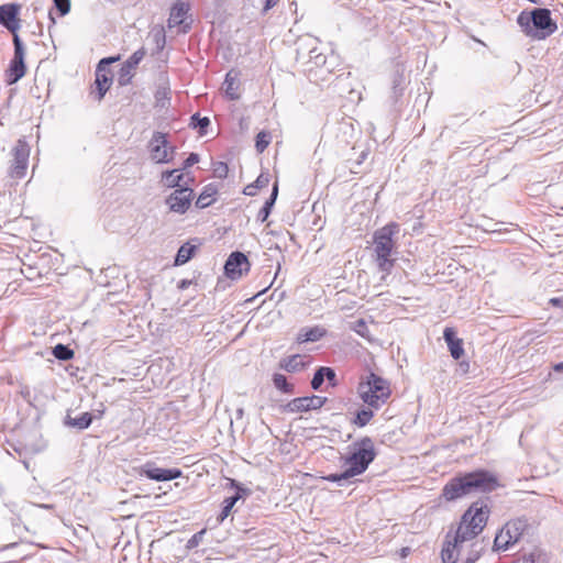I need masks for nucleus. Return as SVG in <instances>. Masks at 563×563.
Masks as SVG:
<instances>
[{"label": "nucleus", "mask_w": 563, "mask_h": 563, "mask_svg": "<svg viewBox=\"0 0 563 563\" xmlns=\"http://www.w3.org/2000/svg\"><path fill=\"white\" fill-rule=\"evenodd\" d=\"M279 366H280V368H283L289 373L300 372L306 366L305 357L299 354H295V355L285 357L280 361Z\"/></svg>", "instance_id": "4be33fe9"}, {"label": "nucleus", "mask_w": 563, "mask_h": 563, "mask_svg": "<svg viewBox=\"0 0 563 563\" xmlns=\"http://www.w3.org/2000/svg\"><path fill=\"white\" fill-rule=\"evenodd\" d=\"M113 60H115V58H103L98 65L95 80L96 88L98 90V100L103 98L112 82V77L110 73L103 67V65H108Z\"/></svg>", "instance_id": "dca6fc26"}, {"label": "nucleus", "mask_w": 563, "mask_h": 563, "mask_svg": "<svg viewBox=\"0 0 563 563\" xmlns=\"http://www.w3.org/2000/svg\"><path fill=\"white\" fill-rule=\"evenodd\" d=\"M161 184L166 188H180L188 181H185V175L181 168L167 169L161 174Z\"/></svg>", "instance_id": "f3484780"}, {"label": "nucleus", "mask_w": 563, "mask_h": 563, "mask_svg": "<svg viewBox=\"0 0 563 563\" xmlns=\"http://www.w3.org/2000/svg\"><path fill=\"white\" fill-rule=\"evenodd\" d=\"M258 188L256 187V185L253 183V184H250L247 185L244 189H243V194L246 195V196H255L256 192H257Z\"/></svg>", "instance_id": "37998d69"}, {"label": "nucleus", "mask_w": 563, "mask_h": 563, "mask_svg": "<svg viewBox=\"0 0 563 563\" xmlns=\"http://www.w3.org/2000/svg\"><path fill=\"white\" fill-rule=\"evenodd\" d=\"M145 54H146L145 49L143 47H141L140 49L135 51L125 60V63L122 65L121 76H120V79H119L121 85H125L129 81V78L124 79V77H126V76L130 77L131 76L132 70H134L136 68V66L144 58Z\"/></svg>", "instance_id": "6ab92c4d"}, {"label": "nucleus", "mask_w": 563, "mask_h": 563, "mask_svg": "<svg viewBox=\"0 0 563 563\" xmlns=\"http://www.w3.org/2000/svg\"><path fill=\"white\" fill-rule=\"evenodd\" d=\"M258 189L265 188L269 184V176L267 174H261L254 181Z\"/></svg>", "instance_id": "a19ab883"}, {"label": "nucleus", "mask_w": 563, "mask_h": 563, "mask_svg": "<svg viewBox=\"0 0 563 563\" xmlns=\"http://www.w3.org/2000/svg\"><path fill=\"white\" fill-rule=\"evenodd\" d=\"M240 490H241V488L238 487V492L233 496H230L223 500L222 509L218 517L219 522H223L224 519L228 518V516L230 515V512H231L232 508L234 507V505L236 504V501L239 499H241L242 495H241ZM242 492H244V490L242 489Z\"/></svg>", "instance_id": "bb28decb"}, {"label": "nucleus", "mask_w": 563, "mask_h": 563, "mask_svg": "<svg viewBox=\"0 0 563 563\" xmlns=\"http://www.w3.org/2000/svg\"><path fill=\"white\" fill-rule=\"evenodd\" d=\"M399 233L397 223H388L377 229L373 234V253L379 272L389 274L394 267L393 258L396 242L394 236Z\"/></svg>", "instance_id": "f03ea898"}, {"label": "nucleus", "mask_w": 563, "mask_h": 563, "mask_svg": "<svg viewBox=\"0 0 563 563\" xmlns=\"http://www.w3.org/2000/svg\"><path fill=\"white\" fill-rule=\"evenodd\" d=\"M191 121L194 125L199 126L201 130H205L210 124L209 118H200L198 113L191 117Z\"/></svg>", "instance_id": "58836bf2"}, {"label": "nucleus", "mask_w": 563, "mask_h": 563, "mask_svg": "<svg viewBox=\"0 0 563 563\" xmlns=\"http://www.w3.org/2000/svg\"><path fill=\"white\" fill-rule=\"evenodd\" d=\"M357 391L361 399L375 409L385 405L391 395L389 382L374 373H369L360 383Z\"/></svg>", "instance_id": "423d86ee"}, {"label": "nucleus", "mask_w": 563, "mask_h": 563, "mask_svg": "<svg viewBox=\"0 0 563 563\" xmlns=\"http://www.w3.org/2000/svg\"><path fill=\"white\" fill-rule=\"evenodd\" d=\"M327 331L322 327L302 329L298 335L300 342H316L325 335Z\"/></svg>", "instance_id": "393cba45"}, {"label": "nucleus", "mask_w": 563, "mask_h": 563, "mask_svg": "<svg viewBox=\"0 0 563 563\" xmlns=\"http://www.w3.org/2000/svg\"><path fill=\"white\" fill-rule=\"evenodd\" d=\"M277 4V0H264L263 13L274 8Z\"/></svg>", "instance_id": "c03bdc74"}, {"label": "nucleus", "mask_w": 563, "mask_h": 563, "mask_svg": "<svg viewBox=\"0 0 563 563\" xmlns=\"http://www.w3.org/2000/svg\"><path fill=\"white\" fill-rule=\"evenodd\" d=\"M20 4L18 3H5L0 5V23L12 33L13 38L18 34L19 29L21 27L19 13H20Z\"/></svg>", "instance_id": "ddd939ff"}, {"label": "nucleus", "mask_w": 563, "mask_h": 563, "mask_svg": "<svg viewBox=\"0 0 563 563\" xmlns=\"http://www.w3.org/2000/svg\"><path fill=\"white\" fill-rule=\"evenodd\" d=\"M147 152L151 162L163 165L174 161L176 147L169 143L167 134L154 132L147 144Z\"/></svg>", "instance_id": "0eeeda50"}, {"label": "nucleus", "mask_w": 563, "mask_h": 563, "mask_svg": "<svg viewBox=\"0 0 563 563\" xmlns=\"http://www.w3.org/2000/svg\"><path fill=\"white\" fill-rule=\"evenodd\" d=\"M53 2L62 16L70 11V0H53Z\"/></svg>", "instance_id": "e433bc0d"}, {"label": "nucleus", "mask_w": 563, "mask_h": 563, "mask_svg": "<svg viewBox=\"0 0 563 563\" xmlns=\"http://www.w3.org/2000/svg\"><path fill=\"white\" fill-rule=\"evenodd\" d=\"M196 251V245H191L189 243L183 244L175 257V265H184L186 264L194 255Z\"/></svg>", "instance_id": "cd10ccee"}, {"label": "nucleus", "mask_w": 563, "mask_h": 563, "mask_svg": "<svg viewBox=\"0 0 563 563\" xmlns=\"http://www.w3.org/2000/svg\"><path fill=\"white\" fill-rule=\"evenodd\" d=\"M351 329L362 338L369 339L371 332L364 319H358L351 324Z\"/></svg>", "instance_id": "7c9ffc66"}, {"label": "nucleus", "mask_w": 563, "mask_h": 563, "mask_svg": "<svg viewBox=\"0 0 563 563\" xmlns=\"http://www.w3.org/2000/svg\"><path fill=\"white\" fill-rule=\"evenodd\" d=\"M310 62L317 67H324L327 65V56L313 48L310 51Z\"/></svg>", "instance_id": "f704fd0d"}, {"label": "nucleus", "mask_w": 563, "mask_h": 563, "mask_svg": "<svg viewBox=\"0 0 563 563\" xmlns=\"http://www.w3.org/2000/svg\"><path fill=\"white\" fill-rule=\"evenodd\" d=\"M517 23L527 36L537 40H544L558 30L556 22L551 18V11L545 8L520 12Z\"/></svg>", "instance_id": "20e7f679"}, {"label": "nucleus", "mask_w": 563, "mask_h": 563, "mask_svg": "<svg viewBox=\"0 0 563 563\" xmlns=\"http://www.w3.org/2000/svg\"><path fill=\"white\" fill-rule=\"evenodd\" d=\"M526 528L527 525L525 520L516 519L508 521L496 534L494 540V548L498 551L508 550L512 544L520 540Z\"/></svg>", "instance_id": "6e6552de"}, {"label": "nucleus", "mask_w": 563, "mask_h": 563, "mask_svg": "<svg viewBox=\"0 0 563 563\" xmlns=\"http://www.w3.org/2000/svg\"><path fill=\"white\" fill-rule=\"evenodd\" d=\"M250 269L247 257L241 252H233L224 265L225 275L230 279H239Z\"/></svg>", "instance_id": "4468645a"}, {"label": "nucleus", "mask_w": 563, "mask_h": 563, "mask_svg": "<svg viewBox=\"0 0 563 563\" xmlns=\"http://www.w3.org/2000/svg\"><path fill=\"white\" fill-rule=\"evenodd\" d=\"M30 146L25 140H18L12 148V162L10 165V176L21 179L25 176L29 166Z\"/></svg>", "instance_id": "9d476101"}, {"label": "nucleus", "mask_w": 563, "mask_h": 563, "mask_svg": "<svg viewBox=\"0 0 563 563\" xmlns=\"http://www.w3.org/2000/svg\"><path fill=\"white\" fill-rule=\"evenodd\" d=\"M407 549H402V556H406Z\"/></svg>", "instance_id": "8fccbe9b"}, {"label": "nucleus", "mask_w": 563, "mask_h": 563, "mask_svg": "<svg viewBox=\"0 0 563 563\" xmlns=\"http://www.w3.org/2000/svg\"><path fill=\"white\" fill-rule=\"evenodd\" d=\"M325 397L318 395L298 397L287 402L284 407V410L291 413L307 412L310 410L320 409L325 404Z\"/></svg>", "instance_id": "f8f14e48"}, {"label": "nucleus", "mask_w": 563, "mask_h": 563, "mask_svg": "<svg viewBox=\"0 0 563 563\" xmlns=\"http://www.w3.org/2000/svg\"><path fill=\"white\" fill-rule=\"evenodd\" d=\"M489 516V508L482 501L473 503L462 516V520L456 529V541H470L478 536Z\"/></svg>", "instance_id": "39448f33"}, {"label": "nucleus", "mask_w": 563, "mask_h": 563, "mask_svg": "<svg viewBox=\"0 0 563 563\" xmlns=\"http://www.w3.org/2000/svg\"><path fill=\"white\" fill-rule=\"evenodd\" d=\"M443 338L448 344L451 356L454 360H460L464 354L463 342L456 338V333L452 328H445L443 331Z\"/></svg>", "instance_id": "a211bd4d"}, {"label": "nucleus", "mask_w": 563, "mask_h": 563, "mask_svg": "<svg viewBox=\"0 0 563 563\" xmlns=\"http://www.w3.org/2000/svg\"><path fill=\"white\" fill-rule=\"evenodd\" d=\"M465 541H456V534L453 538V541H446L442 552L441 558L443 563H456L460 555V549Z\"/></svg>", "instance_id": "aec40b11"}, {"label": "nucleus", "mask_w": 563, "mask_h": 563, "mask_svg": "<svg viewBox=\"0 0 563 563\" xmlns=\"http://www.w3.org/2000/svg\"><path fill=\"white\" fill-rule=\"evenodd\" d=\"M194 199V190L188 184L174 189V191L166 198L165 203L172 212L184 214L190 208Z\"/></svg>", "instance_id": "9b49d317"}, {"label": "nucleus", "mask_w": 563, "mask_h": 563, "mask_svg": "<svg viewBox=\"0 0 563 563\" xmlns=\"http://www.w3.org/2000/svg\"><path fill=\"white\" fill-rule=\"evenodd\" d=\"M269 143H271V134L269 133L262 131L256 135L255 147L258 153H263Z\"/></svg>", "instance_id": "72a5a7b5"}, {"label": "nucleus", "mask_w": 563, "mask_h": 563, "mask_svg": "<svg viewBox=\"0 0 563 563\" xmlns=\"http://www.w3.org/2000/svg\"><path fill=\"white\" fill-rule=\"evenodd\" d=\"M224 90H225V95L231 100H235L239 98L236 79H235V77L232 76L231 71L228 73L225 76Z\"/></svg>", "instance_id": "c756f323"}, {"label": "nucleus", "mask_w": 563, "mask_h": 563, "mask_svg": "<svg viewBox=\"0 0 563 563\" xmlns=\"http://www.w3.org/2000/svg\"><path fill=\"white\" fill-rule=\"evenodd\" d=\"M198 162H199V155L196 154V153H190L189 156L184 161V163H183L180 168L184 172V170H186L187 168L191 167L192 165H195Z\"/></svg>", "instance_id": "ea45409f"}, {"label": "nucleus", "mask_w": 563, "mask_h": 563, "mask_svg": "<svg viewBox=\"0 0 563 563\" xmlns=\"http://www.w3.org/2000/svg\"><path fill=\"white\" fill-rule=\"evenodd\" d=\"M374 413L371 409H362L356 413L354 424L357 427H365L373 418Z\"/></svg>", "instance_id": "2f4dec72"}, {"label": "nucleus", "mask_w": 563, "mask_h": 563, "mask_svg": "<svg viewBox=\"0 0 563 563\" xmlns=\"http://www.w3.org/2000/svg\"><path fill=\"white\" fill-rule=\"evenodd\" d=\"M217 188L213 185H207L196 200V206L199 209L209 207L214 200L217 195Z\"/></svg>", "instance_id": "5701e85b"}, {"label": "nucleus", "mask_w": 563, "mask_h": 563, "mask_svg": "<svg viewBox=\"0 0 563 563\" xmlns=\"http://www.w3.org/2000/svg\"><path fill=\"white\" fill-rule=\"evenodd\" d=\"M53 354L60 361H68L73 357L74 352L66 345L57 344L53 350Z\"/></svg>", "instance_id": "473e14b6"}, {"label": "nucleus", "mask_w": 563, "mask_h": 563, "mask_svg": "<svg viewBox=\"0 0 563 563\" xmlns=\"http://www.w3.org/2000/svg\"><path fill=\"white\" fill-rule=\"evenodd\" d=\"M141 474L153 481L166 482L179 478L181 471L179 468H161L153 463H146L142 466Z\"/></svg>", "instance_id": "2eb2a0df"}, {"label": "nucleus", "mask_w": 563, "mask_h": 563, "mask_svg": "<svg viewBox=\"0 0 563 563\" xmlns=\"http://www.w3.org/2000/svg\"><path fill=\"white\" fill-rule=\"evenodd\" d=\"M553 369H554L555 372H563V362L555 364V365L553 366Z\"/></svg>", "instance_id": "49530a36"}, {"label": "nucleus", "mask_w": 563, "mask_h": 563, "mask_svg": "<svg viewBox=\"0 0 563 563\" xmlns=\"http://www.w3.org/2000/svg\"><path fill=\"white\" fill-rule=\"evenodd\" d=\"M274 386L284 394H294V385L287 382V378L283 374H274L273 376Z\"/></svg>", "instance_id": "c85d7f7f"}, {"label": "nucleus", "mask_w": 563, "mask_h": 563, "mask_svg": "<svg viewBox=\"0 0 563 563\" xmlns=\"http://www.w3.org/2000/svg\"><path fill=\"white\" fill-rule=\"evenodd\" d=\"M323 374H324V373L322 372V366H321V367H319V368L316 371V373H314V375H313V377H312V380H311V387H312L314 390H318V389L321 387V385L323 384V382H324V376H323Z\"/></svg>", "instance_id": "c9c22d12"}, {"label": "nucleus", "mask_w": 563, "mask_h": 563, "mask_svg": "<svg viewBox=\"0 0 563 563\" xmlns=\"http://www.w3.org/2000/svg\"><path fill=\"white\" fill-rule=\"evenodd\" d=\"M14 55L5 71V81L9 85L18 82L25 75V48L19 35L13 38Z\"/></svg>", "instance_id": "1a4fd4ad"}, {"label": "nucleus", "mask_w": 563, "mask_h": 563, "mask_svg": "<svg viewBox=\"0 0 563 563\" xmlns=\"http://www.w3.org/2000/svg\"><path fill=\"white\" fill-rule=\"evenodd\" d=\"M229 173V167L225 163L219 162L214 165L213 174L218 178H225Z\"/></svg>", "instance_id": "4c0bfd02"}, {"label": "nucleus", "mask_w": 563, "mask_h": 563, "mask_svg": "<svg viewBox=\"0 0 563 563\" xmlns=\"http://www.w3.org/2000/svg\"><path fill=\"white\" fill-rule=\"evenodd\" d=\"M407 549H402V556H406Z\"/></svg>", "instance_id": "09e8293b"}, {"label": "nucleus", "mask_w": 563, "mask_h": 563, "mask_svg": "<svg viewBox=\"0 0 563 563\" xmlns=\"http://www.w3.org/2000/svg\"><path fill=\"white\" fill-rule=\"evenodd\" d=\"M92 422V416L89 412H82L78 417L71 418L67 416L65 419V424L71 428H76L78 430L87 429Z\"/></svg>", "instance_id": "b1692460"}, {"label": "nucleus", "mask_w": 563, "mask_h": 563, "mask_svg": "<svg viewBox=\"0 0 563 563\" xmlns=\"http://www.w3.org/2000/svg\"><path fill=\"white\" fill-rule=\"evenodd\" d=\"M498 486L497 477L484 470L452 478L442 489L445 500H455L473 493H489Z\"/></svg>", "instance_id": "f257e3e1"}, {"label": "nucleus", "mask_w": 563, "mask_h": 563, "mask_svg": "<svg viewBox=\"0 0 563 563\" xmlns=\"http://www.w3.org/2000/svg\"><path fill=\"white\" fill-rule=\"evenodd\" d=\"M374 459L375 451L373 441L369 438H364L360 442V448L350 456L344 459L342 464V467L344 468L343 472L339 474H330L325 479L328 482L342 484V482L364 473Z\"/></svg>", "instance_id": "7ed1b4c3"}, {"label": "nucleus", "mask_w": 563, "mask_h": 563, "mask_svg": "<svg viewBox=\"0 0 563 563\" xmlns=\"http://www.w3.org/2000/svg\"><path fill=\"white\" fill-rule=\"evenodd\" d=\"M407 549H402V556H406Z\"/></svg>", "instance_id": "de8ad7c7"}, {"label": "nucleus", "mask_w": 563, "mask_h": 563, "mask_svg": "<svg viewBox=\"0 0 563 563\" xmlns=\"http://www.w3.org/2000/svg\"><path fill=\"white\" fill-rule=\"evenodd\" d=\"M562 301H563V299H562V298H552V299L550 300V302H551L553 306H560Z\"/></svg>", "instance_id": "a18cd8bd"}, {"label": "nucleus", "mask_w": 563, "mask_h": 563, "mask_svg": "<svg viewBox=\"0 0 563 563\" xmlns=\"http://www.w3.org/2000/svg\"><path fill=\"white\" fill-rule=\"evenodd\" d=\"M277 195H278V185H277V183H275L273 186L271 197L265 201L264 206L258 211V214H257L258 221L265 222L267 220L268 216L272 212V208L276 201Z\"/></svg>", "instance_id": "a878e982"}, {"label": "nucleus", "mask_w": 563, "mask_h": 563, "mask_svg": "<svg viewBox=\"0 0 563 563\" xmlns=\"http://www.w3.org/2000/svg\"><path fill=\"white\" fill-rule=\"evenodd\" d=\"M322 372L324 373L323 376H324V379L327 378L332 385H334V380H335V372L334 369H332L331 367H324L322 366Z\"/></svg>", "instance_id": "79ce46f5"}, {"label": "nucleus", "mask_w": 563, "mask_h": 563, "mask_svg": "<svg viewBox=\"0 0 563 563\" xmlns=\"http://www.w3.org/2000/svg\"><path fill=\"white\" fill-rule=\"evenodd\" d=\"M189 11V4L184 1H177L172 10L168 18V26L175 27L181 25L187 13Z\"/></svg>", "instance_id": "412c9836"}]
</instances>
